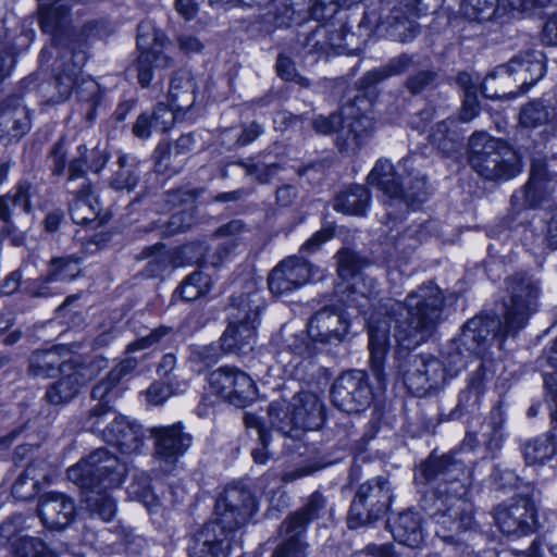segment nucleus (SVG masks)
Returning a JSON list of instances; mask_svg holds the SVG:
<instances>
[{
    "instance_id": "nucleus-26",
    "label": "nucleus",
    "mask_w": 557,
    "mask_h": 557,
    "mask_svg": "<svg viewBox=\"0 0 557 557\" xmlns=\"http://www.w3.org/2000/svg\"><path fill=\"white\" fill-rule=\"evenodd\" d=\"M69 210L75 224H81L91 230L100 227L109 219L107 214L102 215L100 213L101 208L98 197L95 195L91 184L86 181L75 190V197Z\"/></svg>"
},
{
    "instance_id": "nucleus-57",
    "label": "nucleus",
    "mask_w": 557,
    "mask_h": 557,
    "mask_svg": "<svg viewBox=\"0 0 557 557\" xmlns=\"http://www.w3.org/2000/svg\"><path fill=\"white\" fill-rule=\"evenodd\" d=\"M15 557H59L58 553L38 537L23 535L12 543Z\"/></svg>"
},
{
    "instance_id": "nucleus-58",
    "label": "nucleus",
    "mask_w": 557,
    "mask_h": 557,
    "mask_svg": "<svg viewBox=\"0 0 557 557\" xmlns=\"http://www.w3.org/2000/svg\"><path fill=\"white\" fill-rule=\"evenodd\" d=\"M460 11L470 21H488L500 11L499 0H462Z\"/></svg>"
},
{
    "instance_id": "nucleus-2",
    "label": "nucleus",
    "mask_w": 557,
    "mask_h": 557,
    "mask_svg": "<svg viewBox=\"0 0 557 557\" xmlns=\"http://www.w3.org/2000/svg\"><path fill=\"white\" fill-rule=\"evenodd\" d=\"M472 471L460 454H431L418 470L416 480L428 485L421 508L436 523L435 534L455 544L461 532L473 524L472 505L466 499L472 483Z\"/></svg>"
},
{
    "instance_id": "nucleus-39",
    "label": "nucleus",
    "mask_w": 557,
    "mask_h": 557,
    "mask_svg": "<svg viewBox=\"0 0 557 557\" xmlns=\"http://www.w3.org/2000/svg\"><path fill=\"white\" fill-rule=\"evenodd\" d=\"M108 160L109 154L104 149L96 147L89 151L86 145H78L76 153L69 162V182L84 178L87 169H90L94 173H99Z\"/></svg>"
},
{
    "instance_id": "nucleus-43",
    "label": "nucleus",
    "mask_w": 557,
    "mask_h": 557,
    "mask_svg": "<svg viewBox=\"0 0 557 557\" xmlns=\"http://www.w3.org/2000/svg\"><path fill=\"white\" fill-rule=\"evenodd\" d=\"M195 79L187 72H176L170 83V104L173 106L177 112L188 111L195 103Z\"/></svg>"
},
{
    "instance_id": "nucleus-25",
    "label": "nucleus",
    "mask_w": 557,
    "mask_h": 557,
    "mask_svg": "<svg viewBox=\"0 0 557 557\" xmlns=\"http://www.w3.org/2000/svg\"><path fill=\"white\" fill-rule=\"evenodd\" d=\"M308 324L310 334L320 344L341 343L349 327L346 313L329 307L315 312Z\"/></svg>"
},
{
    "instance_id": "nucleus-20",
    "label": "nucleus",
    "mask_w": 557,
    "mask_h": 557,
    "mask_svg": "<svg viewBox=\"0 0 557 557\" xmlns=\"http://www.w3.org/2000/svg\"><path fill=\"white\" fill-rule=\"evenodd\" d=\"M138 366L136 358L127 357L120 361L104 379L99 381L91 389L90 397L97 401L91 407V418L99 421L111 409V403L120 396L119 384L121 380L131 374Z\"/></svg>"
},
{
    "instance_id": "nucleus-55",
    "label": "nucleus",
    "mask_w": 557,
    "mask_h": 557,
    "mask_svg": "<svg viewBox=\"0 0 557 557\" xmlns=\"http://www.w3.org/2000/svg\"><path fill=\"white\" fill-rule=\"evenodd\" d=\"M139 182L138 165L127 154H121L117 159V170L111 177V186L117 190H133Z\"/></svg>"
},
{
    "instance_id": "nucleus-6",
    "label": "nucleus",
    "mask_w": 557,
    "mask_h": 557,
    "mask_svg": "<svg viewBox=\"0 0 557 557\" xmlns=\"http://www.w3.org/2000/svg\"><path fill=\"white\" fill-rule=\"evenodd\" d=\"M232 319L220 337L221 348L228 354H246L256 344L257 326L265 302L260 293L242 294L233 299Z\"/></svg>"
},
{
    "instance_id": "nucleus-53",
    "label": "nucleus",
    "mask_w": 557,
    "mask_h": 557,
    "mask_svg": "<svg viewBox=\"0 0 557 557\" xmlns=\"http://www.w3.org/2000/svg\"><path fill=\"white\" fill-rule=\"evenodd\" d=\"M195 147V138L191 134L182 135L174 144L173 147H158L156 153L157 157V166L165 169L170 166V161H176V165L173 168V171H177L182 168L185 162V158H181L189 153Z\"/></svg>"
},
{
    "instance_id": "nucleus-46",
    "label": "nucleus",
    "mask_w": 557,
    "mask_h": 557,
    "mask_svg": "<svg viewBox=\"0 0 557 557\" xmlns=\"http://www.w3.org/2000/svg\"><path fill=\"white\" fill-rule=\"evenodd\" d=\"M83 503L90 517L99 518L110 522L116 515L117 506L115 499L109 493L110 490H83Z\"/></svg>"
},
{
    "instance_id": "nucleus-60",
    "label": "nucleus",
    "mask_w": 557,
    "mask_h": 557,
    "mask_svg": "<svg viewBox=\"0 0 557 557\" xmlns=\"http://www.w3.org/2000/svg\"><path fill=\"white\" fill-rule=\"evenodd\" d=\"M143 255L148 259L143 270V275L147 278L163 275L171 265L170 253L163 246L148 247L143 251Z\"/></svg>"
},
{
    "instance_id": "nucleus-32",
    "label": "nucleus",
    "mask_w": 557,
    "mask_h": 557,
    "mask_svg": "<svg viewBox=\"0 0 557 557\" xmlns=\"http://www.w3.org/2000/svg\"><path fill=\"white\" fill-rule=\"evenodd\" d=\"M70 355L65 346L58 345L50 349L36 350L28 362V372L37 377H52L61 373L64 364H73L78 359L67 358Z\"/></svg>"
},
{
    "instance_id": "nucleus-9",
    "label": "nucleus",
    "mask_w": 557,
    "mask_h": 557,
    "mask_svg": "<svg viewBox=\"0 0 557 557\" xmlns=\"http://www.w3.org/2000/svg\"><path fill=\"white\" fill-rule=\"evenodd\" d=\"M508 302H505L503 321L494 318L499 327L500 337H516L527 326L529 318L537 309L540 285L527 273H516L507 280Z\"/></svg>"
},
{
    "instance_id": "nucleus-22",
    "label": "nucleus",
    "mask_w": 557,
    "mask_h": 557,
    "mask_svg": "<svg viewBox=\"0 0 557 557\" xmlns=\"http://www.w3.org/2000/svg\"><path fill=\"white\" fill-rule=\"evenodd\" d=\"M311 276L310 264L300 258L289 257L281 261L270 273L268 285L275 295L298 289Z\"/></svg>"
},
{
    "instance_id": "nucleus-13",
    "label": "nucleus",
    "mask_w": 557,
    "mask_h": 557,
    "mask_svg": "<svg viewBox=\"0 0 557 557\" xmlns=\"http://www.w3.org/2000/svg\"><path fill=\"white\" fill-rule=\"evenodd\" d=\"M337 273L343 280L352 278L354 283L346 288L343 305L364 314L379 294V284L368 276H359L361 259L350 249H342L336 253Z\"/></svg>"
},
{
    "instance_id": "nucleus-30",
    "label": "nucleus",
    "mask_w": 557,
    "mask_h": 557,
    "mask_svg": "<svg viewBox=\"0 0 557 557\" xmlns=\"http://www.w3.org/2000/svg\"><path fill=\"white\" fill-rule=\"evenodd\" d=\"M292 410L301 435L305 431L320 429L325 420L324 407L319 397L310 392H300L293 397Z\"/></svg>"
},
{
    "instance_id": "nucleus-19",
    "label": "nucleus",
    "mask_w": 557,
    "mask_h": 557,
    "mask_svg": "<svg viewBox=\"0 0 557 557\" xmlns=\"http://www.w3.org/2000/svg\"><path fill=\"white\" fill-rule=\"evenodd\" d=\"M447 377V370L441 359L423 355L413 356L404 373L406 386L416 395L437 388Z\"/></svg>"
},
{
    "instance_id": "nucleus-10",
    "label": "nucleus",
    "mask_w": 557,
    "mask_h": 557,
    "mask_svg": "<svg viewBox=\"0 0 557 557\" xmlns=\"http://www.w3.org/2000/svg\"><path fill=\"white\" fill-rule=\"evenodd\" d=\"M358 102H366L364 98L357 97L351 106L343 109L344 117L337 113L327 116L319 115L312 120L313 129L327 135L337 129L336 145L346 153H356L372 137L373 123L371 117L361 114L352 115V108Z\"/></svg>"
},
{
    "instance_id": "nucleus-36",
    "label": "nucleus",
    "mask_w": 557,
    "mask_h": 557,
    "mask_svg": "<svg viewBox=\"0 0 557 557\" xmlns=\"http://www.w3.org/2000/svg\"><path fill=\"white\" fill-rule=\"evenodd\" d=\"M39 21L42 32L53 36V46L59 50L58 36L63 32L69 18L66 0H38Z\"/></svg>"
},
{
    "instance_id": "nucleus-12",
    "label": "nucleus",
    "mask_w": 557,
    "mask_h": 557,
    "mask_svg": "<svg viewBox=\"0 0 557 557\" xmlns=\"http://www.w3.org/2000/svg\"><path fill=\"white\" fill-rule=\"evenodd\" d=\"M84 426L99 435L107 444L115 446L123 454L138 453L144 446L141 426L129 421L125 416L117 414L113 403H111V409L99 421L91 418L90 408L87 411Z\"/></svg>"
},
{
    "instance_id": "nucleus-11",
    "label": "nucleus",
    "mask_w": 557,
    "mask_h": 557,
    "mask_svg": "<svg viewBox=\"0 0 557 557\" xmlns=\"http://www.w3.org/2000/svg\"><path fill=\"white\" fill-rule=\"evenodd\" d=\"M394 498L391 482L385 476H376L360 484L348 511L349 529L370 525L382 519Z\"/></svg>"
},
{
    "instance_id": "nucleus-18",
    "label": "nucleus",
    "mask_w": 557,
    "mask_h": 557,
    "mask_svg": "<svg viewBox=\"0 0 557 557\" xmlns=\"http://www.w3.org/2000/svg\"><path fill=\"white\" fill-rule=\"evenodd\" d=\"M532 497L527 494L496 507L494 518L503 533L521 536L534 532L536 507Z\"/></svg>"
},
{
    "instance_id": "nucleus-45",
    "label": "nucleus",
    "mask_w": 557,
    "mask_h": 557,
    "mask_svg": "<svg viewBox=\"0 0 557 557\" xmlns=\"http://www.w3.org/2000/svg\"><path fill=\"white\" fill-rule=\"evenodd\" d=\"M527 465H544L557 454V440L553 433H544L527 441L522 446Z\"/></svg>"
},
{
    "instance_id": "nucleus-1",
    "label": "nucleus",
    "mask_w": 557,
    "mask_h": 557,
    "mask_svg": "<svg viewBox=\"0 0 557 557\" xmlns=\"http://www.w3.org/2000/svg\"><path fill=\"white\" fill-rule=\"evenodd\" d=\"M444 308L442 290L429 282L408 294L405 301L381 300L368 319L371 369L383 379V362L387 351L391 322L394 336L404 349H413L426 342L440 322Z\"/></svg>"
},
{
    "instance_id": "nucleus-29",
    "label": "nucleus",
    "mask_w": 557,
    "mask_h": 557,
    "mask_svg": "<svg viewBox=\"0 0 557 557\" xmlns=\"http://www.w3.org/2000/svg\"><path fill=\"white\" fill-rule=\"evenodd\" d=\"M50 482L51 473L48 462L44 459H36L28 463L17 476L12 486V495L18 500H30Z\"/></svg>"
},
{
    "instance_id": "nucleus-63",
    "label": "nucleus",
    "mask_w": 557,
    "mask_h": 557,
    "mask_svg": "<svg viewBox=\"0 0 557 557\" xmlns=\"http://www.w3.org/2000/svg\"><path fill=\"white\" fill-rule=\"evenodd\" d=\"M429 236L426 221L409 225L397 238L395 246L399 249H413L419 243L425 240Z\"/></svg>"
},
{
    "instance_id": "nucleus-28",
    "label": "nucleus",
    "mask_w": 557,
    "mask_h": 557,
    "mask_svg": "<svg viewBox=\"0 0 557 557\" xmlns=\"http://www.w3.org/2000/svg\"><path fill=\"white\" fill-rule=\"evenodd\" d=\"M30 129V119L18 98H11L0 107V138L5 145L18 141Z\"/></svg>"
},
{
    "instance_id": "nucleus-21",
    "label": "nucleus",
    "mask_w": 557,
    "mask_h": 557,
    "mask_svg": "<svg viewBox=\"0 0 557 557\" xmlns=\"http://www.w3.org/2000/svg\"><path fill=\"white\" fill-rule=\"evenodd\" d=\"M59 375V380L48 386L45 396L54 406L64 405L75 398L79 388L91 379V371L77 360L73 364H64Z\"/></svg>"
},
{
    "instance_id": "nucleus-3",
    "label": "nucleus",
    "mask_w": 557,
    "mask_h": 557,
    "mask_svg": "<svg viewBox=\"0 0 557 557\" xmlns=\"http://www.w3.org/2000/svg\"><path fill=\"white\" fill-rule=\"evenodd\" d=\"M256 510V499L249 490L226 487L216 499L214 518L190 535L189 557H230L237 533Z\"/></svg>"
},
{
    "instance_id": "nucleus-34",
    "label": "nucleus",
    "mask_w": 557,
    "mask_h": 557,
    "mask_svg": "<svg viewBox=\"0 0 557 557\" xmlns=\"http://www.w3.org/2000/svg\"><path fill=\"white\" fill-rule=\"evenodd\" d=\"M33 186L28 182H20L12 193L0 196V222L5 235H12L16 225L12 219V207H22L26 213L33 211Z\"/></svg>"
},
{
    "instance_id": "nucleus-62",
    "label": "nucleus",
    "mask_w": 557,
    "mask_h": 557,
    "mask_svg": "<svg viewBox=\"0 0 557 557\" xmlns=\"http://www.w3.org/2000/svg\"><path fill=\"white\" fill-rule=\"evenodd\" d=\"M79 272L76 261L70 258H55L51 260L46 280L48 282H67L74 280Z\"/></svg>"
},
{
    "instance_id": "nucleus-16",
    "label": "nucleus",
    "mask_w": 557,
    "mask_h": 557,
    "mask_svg": "<svg viewBox=\"0 0 557 557\" xmlns=\"http://www.w3.org/2000/svg\"><path fill=\"white\" fill-rule=\"evenodd\" d=\"M149 434L153 438V457L165 472H172L193 445L191 434L185 431L181 422L153 426Z\"/></svg>"
},
{
    "instance_id": "nucleus-54",
    "label": "nucleus",
    "mask_w": 557,
    "mask_h": 557,
    "mask_svg": "<svg viewBox=\"0 0 557 557\" xmlns=\"http://www.w3.org/2000/svg\"><path fill=\"white\" fill-rule=\"evenodd\" d=\"M131 499L140 502L148 510L158 505V497L152 491L151 479L147 471L136 469L132 474V481L127 486Z\"/></svg>"
},
{
    "instance_id": "nucleus-31",
    "label": "nucleus",
    "mask_w": 557,
    "mask_h": 557,
    "mask_svg": "<svg viewBox=\"0 0 557 557\" xmlns=\"http://www.w3.org/2000/svg\"><path fill=\"white\" fill-rule=\"evenodd\" d=\"M403 191L399 196L386 202V216L389 220H397L400 214L409 209H416L428 198V188L424 176L416 175L409 181L399 183Z\"/></svg>"
},
{
    "instance_id": "nucleus-15",
    "label": "nucleus",
    "mask_w": 557,
    "mask_h": 557,
    "mask_svg": "<svg viewBox=\"0 0 557 557\" xmlns=\"http://www.w3.org/2000/svg\"><path fill=\"white\" fill-rule=\"evenodd\" d=\"M331 397L334 406L347 413L364 411L373 399L367 373L361 370L344 372L333 382Z\"/></svg>"
},
{
    "instance_id": "nucleus-42",
    "label": "nucleus",
    "mask_w": 557,
    "mask_h": 557,
    "mask_svg": "<svg viewBox=\"0 0 557 557\" xmlns=\"http://www.w3.org/2000/svg\"><path fill=\"white\" fill-rule=\"evenodd\" d=\"M505 423L506 417L504 412L500 408H494L481 424L480 436L482 437V445L492 457L502 449L505 442Z\"/></svg>"
},
{
    "instance_id": "nucleus-4",
    "label": "nucleus",
    "mask_w": 557,
    "mask_h": 557,
    "mask_svg": "<svg viewBox=\"0 0 557 557\" xmlns=\"http://www.w3.org/2000/svg\"><path fill=\"white\" fill-rule=\"evenodd\" d=\"M499 323L490 317L476 315L468 320L460 335L449 342L443 352V359L447 375L453 377L466 368L473 358L482 361H492L486 358L487 350L497 346L503 349L505 339L497 333Z\"/></svg>"
},
{
    "instance_id": "nucleus-41",
    "label": "nucleus",
    "mask_w": 557,
    "mask_h": 557,
    "mask_svg": "<svg viewBox=\"0 0 557 557\" xmlns=\"http://www.w3.org/2000/svg\"><path fill=\"white\" fill-rule=\"evenodd\" d=\"M327 500L320 492L312 493L305 506L284 519V528L307 531L308 525L320 519L326 511Z\"/></svg>"
},
{
    "instance_id": "nucleus-56",
    "label": "nucleus",
    "mask_w": 557,
    "mask_h": 557,
    "mask_svg": "<svg viewBox=\"0 0 557 557\" xmlns=\"http://www.w3.org/2000/svg\"><path fill=\"white\" fill-rule=\"evenodd\" d=\"M555 117L552 107L544 104L542 100H534L521 108L519 121L523 127L535 128L543 126Z\"/></svg>"
},
{
    "instance_id": "nucleus-40",
    "label": "nucleus",
    "mask_w": 557,
    "mask_h": 557,
    "mask_svg": "<svg viewBox=\"0 0 557 557\" xmlns=\"http://www.w3.org/2000/svg\"><path fill=\"white\" fill-rule=\"evenodd\" d=\"M481 91L485 98L499 99L522 94L517 89L515 77L507 64H500L487 74L481 83Z\"/></svg>"
},
{
    "instance_id": "nucleus-14",
    "label": "nucleus",
    "mask_w": 557,
    "mask_h": 557,
    "mask_svg": "<svg viewBox=\"0 0 557 557\" xmlns=\"http://www.w3.org/2000/svg\"><path fill=\"white\" fill-rule=\"evenodd\" d=\"M137 32V48L140 51L136 62L137 77L139 84L147 87L153 70L168 69L174 61L162 51L166 36L161 30L154 29L149 22H141Z\"/></svg>"
},
{
    "instance_id": "nucleus-48",
    "label": "nucleus",
    "mask_w": 557,
    "mask_h": 557,
    "mask_svg": "<svg viewBox=\"0 0 557 557\" xmlns=\"http://www.w3.org/2000/svg\"><path fill=\"white\" fill-rule=\"evenodd\" d=\"M244 423L248 430H255L257 433V445L251 449V457L257 465H267L274 456L270 448L272 436L265 428L261 418L252 412L244 414Z\"/></svg>"
},
{
    "instance_id": "nucleus-27",
    "label": "nucleus",
    "mask_w": 557,
    "mask_h": 557,
    "mask_svg": "<svg viewBox=\"0 0 557 557\" xmlns=\"http://www.w3.org/2000/svg\"><path fill=\"white\" fill-rule=\"evenodd\" d=\"M506 64L515 77L517 89L522 94L542 79L546 71L544 55L540 51L518 53Z\"/></svg>"
},
{
    "instance_id": "nucleus-17",
    "label": "nucleus",
    "mask_w": 557,
    "mask_h": 557,
    "mask_svg": "<svg viewBox=\"0 0 557 557\" xmlns=\"http://www.w3.org/2000/svg\"><path fill=\"white\" fill-rule=\"evenodd\" d=\"M212 393L236 407H245L256 399L257 388L251 377L234 367H221L209 374Z\"/></svg>"
},
{
    "instance_id": "nucleus-64",
    "label": "nucleus",
    "mask_w": 557,
    "mask_h": 557,
    "mask_svg": "<svg viewBox=\"0 0 557 557\" xmlns=\"http://www.w3.org/2000/svg\"><path fill=\"white\" fill-rule=\"evenodd\" d=\"M437 73L429 69L419 70L410 74L405 83L407 90L412 95H418L437 84Z\"/></svg>"
},
{
    "instance_id": "nucleus-37",
    "label": "nucleus",
    "mask_w": 557,
    "mask_h": 557,
    "mask_svg": "<svg viewBox=\"0 0 557 557\" xmlns=\"http://www.w3.org/2000/svg\"><path fill=\"white\" fill-rule=\"evenodd\" d=\"M277 342L282 349L281 354L289 352L302 359L313 357L318 352V344H320L310 334L309 324H307L306 331H294L290 326H283L277 335Z\"/></svg>"
},
{
    "instance_id": "nucleus-59",
    "label": "nucleus",
    "mask_w": 557,
    "mask_h": 557,
    "mask_svg": "<svg viewBox=\"0 0 557 557\" xmlns=\"http://www.w3.org/2000/svg\"><path fill=\"white\" fill-rule=\"evenodd\" d=\"M456 125L454 119H445L438 122L429 136L431 144L445 153L454 150L458 140V134L455 131Z\"/></svg>"
},
{
    "instance_id": "nucleus-8",
    "label": "nucleus",
    "mask_w": 557,
    "mask_h": 557,
    "mask_svg": "<svg viewBox=\"0 0 557 557\" xmlns=\"http://www.w3.org/2000/svg\"><path fill=\"white\" fill-rule=\"evenodd\" d=\"M127 465L106 448H98L66 471L67 479L82 490H113L121 486Z\"/></svg>"
},
{
    "instance_id": "nucleus-38",
    "label": "nucleus",
    "mask_w": 557,
    "mask_h": 557,
    "mask_svg": "<svg viewBox=\"0 0 557 557\" xmlns=\"http://www.w3.org/2000/svg\"><path fill=\"white\" fill-rule=\"evenodd\" d=\"M234 243H222L209 248L205 243H189L181 248V256L187 264L199 267H218L230 253Z\"/></svg>"
},
{
    "instance_id": "nucleus-61",
    "label": "nucleus",
    "mask_w": 557,
    "mask_h": 557,
    "mask_svg": "<svg viewBox=\"0 0 557 557\" xmlns=\"http://www.w3.org/2000/svg\"><path fill=\"white\" fill-rule=\"evenodd\" d=\"M209 282L208 275L195 271L184 280L175 290L174 296H178L185 301L196 300L209 290Z\"/></svg>"
},
{
    "instance_id": "nucleus-24",
    "label": "nucleus",
    "mask_w": 557,
    "mask_h": 557,
    "mask_svg": "<svg viewBox=\"0 0 557 557\" xmlns=\"http://www.w3.org/2000/svg\"><path fill=\"white\" fill-rule=\"evenodd\" d=\"M494 372L493 361L480 362L475 372L471 374L467 387L460 392L458 404L449 413V419H458L466 413L474 414L479 410L485 392V382L493 379Z\"/></svg>"
},
{
    "instance_id": "nucleus-23",
    "label": "nucleus",
    "mask_w": 557,
    "mask_h": 557,
    "mask_svg": "<svg viewBox=\"0 0 557 557\" xmlns=\"http://www.w3.org/2000/svg\"><path fill=\"white\" fill-rule=\"evenodd\" d=\"M76 515L74 499L61 492H48L40 496L38 516L44 525L60 531L69 527Z\"/></svg>"
},
{
    "instance_id": "nucleus-47",
    "label": "nucleus",
    "mask_w": 557,
    "mask_h": 557,
    "mask_svg": "<svg viewBox=\"0 0 557 557\" xmlns=\"http://www.w3.org/2000/svg\"><path fill=\"white\" fill-rule=\"evenodd\" d=\"M368 184L381 189L387 197L388 201L399 196L403 191L393 164L387 159H379L368 175Z\"/></svg>"
},
{
    "instance_id": "nucleus-51",
    "label": "nucleus",
    "mask_w": 557,
    "mask_h": 557,
    "mask_svg": "<svg viewBox=\"0 0 557 557\" xmlns=\"http://www.w3.org/2000/svg\"><path fill=\"white\" fill-rule=\"evenodd\" d=\"M413 66V58L407 54H401L397 58L389 60L385 65L375 67L368 71L359 81L361 87L368 88L375 86L382 81L403 74Z\"/></svg>"
},
{
    "instance_id": "nucleus-35",
    "label": "nucleus",
    "mask_w": 557,
    "mask_h": 557,
    "mask_svg": "<svg viewBox=\"0 0 557 557\" xmlns=\"http://www.w3.org/2000/svg\"><path fill=\"white\" fill-rule=\"evenodd\" d=\"M420 0L413 2L401 3L399 7L394 8L387 16V24L391 28L392 35L400 41L412 40L418 34V25L414 20L420 16L423 9H421Z\"/></svg>"
},
{
    "instance_id": "nucleus-7",
    "label": "nucleus",
    "mask_w": 557,
    "mask_h": 557,
    "mask_svg": "<svg viewBox=\"0 0 557 557\" xmlns=\"http://www.w3.org/2000/svg\"><path fill=\"white\" fill-rule=\"evenodd\" d=\"M87 57L84 52L65 51L54 63V87L60 100H65L73 89L81 101L86 103L85 119L92 123L100 101V87L92 78L81 77Z\"/></svg>"
},
{
    "instance_id": "nucleus-33",
    "label": "nucleus",
    "mask_w": 557,
    "mask_h": 557,
    "mask_svg": "<svg viewBox=\"0 0 557 557\" xmlns=\"http://www.w3.org/2000/svg\"><path fill=\"white\" fill-rule=\"evenodd\" d=\"M388 529L396 542L410 548H420L425 539L421 517L407 510L388 521Z\"/></svg>"
},
{
    "instance_id": "nucleus-44",
    "label": "nucleus",
    "mask_w": 557,
    "mask_h": 557,
    "mask_svg": "<svg viewBox=\"0 0 557 557\" xmlns=\"http://www.w3.org/2000/svg\"><path fill=\"white\" fill-rule=\"evenodd\" d=\"M370 205V191L361 185H352L338 193L333 202L337 212L364 215Z\"/></svg>"
},
{
    "instance_id": "nucleus-50",
    "label": "nucleus",
    "mask_w": 557,
    "mask_h": 557,
    "mask_svg": "<svg viewBox=\"0 0 557 557\" xmlns=\"http://www.w3.org/2000/svg\"><path fill=\"white\" fill-rule=\"evenodd\" d=\"M268 417L271 428L282 435L289 436L292 438L300 437L298 428L296 426V420L294 419L292 406H289L285 400L272 401L268 408Z\"/></svg>"
},
{
    "instance_id": "nucleus-49",
    "label": "nucleus",
    "mask_w": 557,
    "mask_h": 557,
    "mask_svg": "<svg viewBox=\"0 0 557 557\" xmlns=\"http://www.w3.org/2000/svg\"><path fill=\"white\" fill-rule=\"evenodd\" d=\"M280 542L271 557H307L308 544L305 541L306 532L284 528V520L278 527Z\"/></svg>"
},
{
    "instance_id": "nucleus-52",
    "label": "nucleus",
    "mask_w": 557,
    "mask_h": 557,
    "mask_svg": "<svg viewBox=\"0 0 557 557\" xmlns=\"http://www.w3.org/2000/svg\"><path fill=\"white\" fill-rule=\"evenodd\" d=\"M548 181L546 180V169L543 162L536 161L531 165L530 177L523 189L520 191L525 206L536 207L547 194Z\"/></svg>"
},
{
    "instance_id": "nucleus-5",
    "label": "nucleus",
    "mask_w": 557,
    "mask_h": 557,
    "mask_svg": "<svg viewBox=\"0 0 557 557\" xmlns=\"http://www.w3.org/2000/svg\"><path fill=\"white\" fill-rule=\"evenodd\" d=\"M468 150L470 165L485 180L507 181L520 172L517 153L486 132L473 133L468 141Z\"/></svg>"
}]
</instances>
